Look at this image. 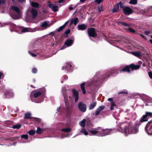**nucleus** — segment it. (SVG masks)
<instances>
[{
  "mask_svg": "<svg viewBox=\"0 0 152 152\" xmlns=\"http://www.w3.org/2000/svg\"><path fill=\"white\" fill-rule=\"evenodd\" d=\"M31 13L32 18L34 19L37 16L38 12L35 9L32 8L31 10Z\"/></svg>",
  "mask_w": 152,
  "mask_h": 152,
  "instance_id": "nucleus-13",
  "label": "nucleus"
},
{
  "mask_svg": "<svg viewBox=\"0 0 152 152\" xmlns=\"http://www.w3.org/2000/svg\"><path fill=\"white\" fill-rule=\"evenodd\" d=\"M100 112V111L97 109L95 112V115L96 116L98 115Z\"/></svg>",
  "mask_w": 152,
  "mask_h": 152,
  "instance_id": "nucleus-50",
  "label": "nucleus"
},
{
  "mask_svg": "<svg viewBox=\"0 0 152 152\" xmlns=\"http://www.w3.org/2000/svg\"><path fill=\"white\" fill-rule=\"evenodd\" d=\"M94 129L96 130L97 134H99V136H102V133L103 130V129L101 127H98L97 128H96Z\"/></svg>",
  "mask_w": 152,
  "mask_h": 152,
  "instance_id": "nucleus-19",
  "label": "nucleus"
},
{
  "mask_svg": "<svg viewBox=\"0 0 152 152\" xmlns=\"http://www.w3.org/2000/svg\"><path fill=\"white\" fill-rule=\"evenodd\" d=\"M68 23V21L66 22L63 26L60 27L58 28L56 31L58 32H60L62 31Z\"/></svg>",
  "mask_w": 152,
  "mask_h": 152,
  "instance_id": "nucleus-23",
  "label": "nucleus"
},
{
  "mask_svg": "<svg viewBox=\"0 0 152 152\" xmlns=\"http://www.w3.org/2000/svg\"><path fill=\"white\" fill-rule=\"evenodd\" d=\"M119 7L118 4H116L113 7L112 11L113 13H114L119 11Z\"/></svg>",
  "mask_w": 152,
  "mask_h": 152,
  "instance_id": "nucleus-17",
  "label": "nucleus"
},
{
  "mask_svg": "<svg viewBox=\"0 0 152 152\" xmlns=\"http://www.w3.org/2000/svg\"><path fill=\"white\" fill-rule=\"evenodd\" d=\"M43 131L44 130L43 129H41L39 127H37L36 132L37 134H40L43 132Z\"/></svg>",
  "mask_w": 152,
  "mask_h": 152,
  "instance_id": "nucleus-25",
  "label": "nucleus"
},
{
  "mask_svg": "<svg viewBox=\"0 0 152 152\" xmlns=\"http://www.w3.org/2000/svg\"><path fill=\"white\" fill-rule=\"evenodd\" d=\"M21 126L20 124H17L12 126V128L14 129H19Z\"/></svg>",
  "mask_w": 152,
  "mask_h": 152,
  "instance_id": "nucleus-34",
  "label": "nucleus"
},
{
  "mask_svg": "<svg viewBox=\"0 0 152 152\" xmlns=\"http://www.w3.org/2000/svg\"><path fill=\"white\" fill-rule=\"evenodd\" d=\"M150 32L149 31H145V34L146 35H148V34L150 33Z\"/></svg>",
  "mask_w": 152,
  "mask_h": 152,
  "instance_id": "nucleus-58",
  "label": "nucleus"
},
{
  "mask_svg": "<svg viewBox=\"0 0 152 152\" xmlns=\"http://www.w3.org/2000/svg\"><path fill=\"white\" fill-rule=\"evenodd\" d=\"M116 105L114 103V102H111V106L114 107V106H115Z\"/></svg>",
  "mask_w": 152,
  "mask_h": 152,
  "instance_id": "nucleus-59",
  "label": "nucleus"
},
{
  "mask_svg": "<svg viewBox=\"0 0 152 152\" xmlns=\"http://www.w3.org/2000/svg\"><path fill=\"white\" fill-rule=\"evenodd\" d=\"M137 0H130L129 3L135 5L137 3Z\"/></svg>",
  "mask_w": 152,
  "mask_h": 152,
  "instance_id": "nucleus-37",
  "label": "nucleus"
},
{
  "mask_svg": "<svg viewBox=\"0 0 152 152\" xmlns=\"http://www.w3.org/2000/svg\"><path fill=\"white\" fill-rule=\"evenodd\" d=\"M64 99L66 100V99H67V96L66 95H64Z\"/></svg>",
  "mask_w": 152,
  "mask_h": 152,
  "instance_id": "nucleus-64",
  "label": "nucleus"
},
{
  "mask_svg": "<svg viewBox=\"0 0 152 152\" xmlns=\"http://www.w3.org/2000/svg\"><path fill=\"white\" fill-rule=\"evenodd\" d=\"M21 137L22 138H24L26 140L28 138V135L27 134L22 135Z\"/></svg>",
  "mask_w": 152,
  "mask_h": 152,
  "instance_id": "nucleus-43",
  "label": "nucleus"
},
{
  "mask_svg": "<svg viewBox=\"0 0 152 152\" xmlns=\"http://www.w3.org/2000/svg\"><path fill=\"white\" fill-rule=\"evenodd\" d=\"M50 34L52 35L53 36L55 35V33L54 32H52L50 33Z\"/></svg>",
  "mask_w": 152,
  "mask_h": 152,
  "instance_id": "nucleus-62",
  "label": "nucleus"
},
{
  "mask_svg": "<svg viewBox=\"0 0 152 152\" xmlns=\"http://www.w3.org/2000/svg\"><path fill=\"white\" fill-rule=\"evenodd\" d=\"M148 75L149 77L152 79V72H148Z\"/></svg>",
  "mask_w": 152,
  "mask_h": 152,
  "instance_id": "nucleus-55",
  "label": "nucleus"
},
{
  "mask_svg": "<svg viewBox=\"0 0 152 152\" xmlns=\"http://www.w3.org/2000/svg\"><path fill=\"white\" fill-rule=\"evenodd\" d=\"M87 28V26L85 24L78 25L77 26V28L78 30H84Z\"/></svg>",
  "mask_w": 152,
  "mask_h": 152,
  "instance_id": "nucleus-15",
  "label": "nucleus"
},
{
  "mask_svg": "<svg viewBox=\"0 0 152 152\" xmlns=\"http://www.w3.org/2000/svg\"><path fill=\"white\" fill-rule=\"evenodd\" d=\"M28 53L31 55L33 57H35L37 56V55L34 54V53L29 51L28 52Z\"/></svg>",
  "mask_w": 152,
  "mask_h": 152,
  "instance_id": "nucleus-52",
  "label": "nucleus"
},
{
  "mask_svg": "<svg viewBox=\"0 0 152 152\" xmlns=\"http://www.w3.org/2000/svg\"><path fill=\"white\" fill-rule=\"evenodd\" d=\"M85 84V82H83L80 85L82 91L83 93L84 94H85L86 93V91L84 87Z\"/></svg>",
  "mask_w": 152,
  "mask_h": 152,
  "instance_id": "nucleus-24",
  "label": "nucleus"
},
{
  "mask_svg": "<svg viewBox=\"0 0 152 152\" xmlns=\"http://www.w3.org/2000/svg\"><path fill=\"white\" fill-rule=\"evenodd\" d=\"M108 100L112 102H113V99L112 98H109L108 99Z\"/></svg>",
  "mask_w": 152,
  "mask_h": 152,
  "instance_id": "nucleus-61",
  "label": "nucleus"
},
{
  "mask_svg": "<svg viewBox=\"0 0 152 152\" xmlns=\"http://www.w3.org/2000/svg\"><path fill=\"white\" fill-rule=\"evenodd\" d=\"M131 53L133 55L137 57H139L141 56V52L140 51L131 52Z\"/></svg>",
  "mask_w": 152,
  "mask_h": 152,
  "instance_id": "nucleus-22",
  "label": "nucleus"
},
{
  "mask_svg": "<svg viewBox=\"0 0 152 152\" xmlns=\"http://www.w3.org/2000/svg\"><path fill=\"white\" fill-rule=\"evenodd\" d=\"M66 68L69 72L72 71V65L70 64H67L66 66Z\"/></svg>",
  "mask_w": 152,
  "mask_h": 152,
  "instance_id": "nucleus-29",
  "label": "nucleus"
},
{
  "mask_svg": "<svg viewBox=\"0 0 152 152\" xmlns=\"http://www.w3.org/2000/svg\"><path fill=\"white\" fill-rule=\"evenodd\" d=\"M73 41L71 39H67L64 43V45L61 48V50H63L65 49L66 47L65 45H66L68 47L72 45L73 43Z\"/></svg>",
  "mask_w": 152,
  "mask_h": 152,
  "instance_id": "nucleus-6",
  "label": "nucleus"
},
{
  "mask_svg": "<svg viewBox=\"0 0 152 152\" xmlns=\"http://www.w3.org/2000/svg\"><path fill=\"white\" fill-rule=\"evenodd\" d=\"M73 6V5L72 4H71L70 5H69V10H73V8L71 6Z\"/></svg>",
  "mask_w": 152,
  "mask_h": 152,
  "instance_id": "nucleus-56",
  "label": "nucleus"
},
{
  "mask_svg": "<svg viewBox=\"0 0 152 152\" xmlns=\"http://www.w3.org/2000/svg\"><path fill=\"white\" fill-rule=\"evenodd\" d=\"M96 102H91L89 106V110H91L94 109L96 106Z\"/></svg>",
  "mask_w": 152,
  "mask_h": 152,
  "instance_id": "nucleus-20",
  "label": "nucleus"
},
{
  "mask_svg": "<svg viewBox=\"0 0 152 152\" xmlns=\"http://www.w3.org/2000/svg\"><path fill=\"white\" fill-rule=\"evenodd\" d=\"M126 30L127 31L130 33H135L136 32V31L134 29L131 28H127Z\"/></svg>",
  "mask_w": 152,
  "mask_h": 152,
  "instance_id": "nucleus-31",
  "label": "nucleus"
},
{
  "mask_svg": "<svg viewBox=\"0 0 152 152\" xmlns=\"http://www.w3.org/2000/svg\"><path fill=\"white\" fill-rule=\"evenodd\" d=\"M118 25H119V24H121L122 25H123L126 27H129L130 26V24H127L125 22H121L120 21L118 22Z\"/></svg>",
  "mask_w": 152,
  "mask_h": 152,
  "instance_id": "nucleus-28",
  "label": "nucleus"
},
{
  "mask_svg": "<svg viewBox=\"0 0 152 152\" xmlns=\"http://www.w3.org/2000/svg\"><path fill=\"white\" fill-rule=\"evenodd\" d=\"M127 93H128V92L126 91H121L119 92L118 94H127Z\"/></svg>",
  "mask_w": 152,
  "mask_h": 152,
  "instance_id": "nucleus-54",
  "label": "nucleus"
},
{
  "mask_svg": "<svg viewBox=\"0 0 152 152\" xmlns=\"http://www.w3.org/2000/svg\"><path fill=\"white\" fill-rule=\"evenodd\" d=\"M48 6L52 10L53 9L54 5L52 4L49 3L48 4Z\"/></svg>",
  "mask_w": 152,
  "mask_h": 152,
  "instance_id": "nucleus-45",
  "label": "nucleus"
},
{
  "mask_svg": "<svg viewBox=\"0 0 152 152\" xmlns=\"http://www.w3.org/2000/svg\"><path fill=\"white\" fill-rule=\"evenodd\" d=\"M98 11L101 12L103 11V8L102 7H100L97 8Z\"/></svg>",
  "mask_w": 152,
  "mask_h": 152,
  "instance_id": "nucleus-51",
  "label": "nucleus"
},
{
  "mask_svg": "<svg viewBox=\"0 0 152 152\" xmlns=\"http://www.w3.org/2000/svg\"><path fill=\"white\" fill-rule=\"evenodd\" d=\"M145 115L147 117H150L152 116V113L150 112H146Z\"/></svg>",
  "mask_w": 152,
  "mask_h": 152,
  "instance_id": "nucleus-42",
  "label": "nucleus"
},
{
  "mask_svg": "<svg viewBox=\"0 0 152 152\" xmlns=\"http://www.w3.org/2000/svg\"><path fill=\"white\" fill-rule=\"evenodd\" d=\"M41 94V93L40 92H37L34 93L33 96L35 98H37L40 96Z\"/></svg>",
  "mask_w": 152,
  "mask_h": 152,
  "instance_id": "nucleus-35",
  "label": "nucleus"
},
{
  "mask_svg": "<svg viewBox=\"0 0 152 152\" xmlns=\"http://www.w3.org/2000/svg\"><path fill=\"white\" fill-rule=\"evenodd\" d=\"M89 132L93 135L97 134V131L95 129V130H90L89 131Z\"/></svg>",
  "mask_w": 152,
  "mask_h": 152,
  "instance_id": "nucleus-44",
  "label": "nucleus"
},
{
  "mask_svg": "<svg viewBox=\"0 0 152 152\" xmlns=\"http://www.w3.org/2000/svg\"><path fill=\"white\" fill-rule=\"evenodd\" d=\"M58 10V6H55L54 5L53 9L52 10V11L54 12H57Z\"/></svg>",
  "mask_w": 152,
  "mask_h": 152,
  "instance_id": "nucleus-39",
  "label": "nucleus"
},
{
  "mask_svg": "<svg viewBox=\"0 0 152 152\" xmlns=\"http://www.w3.org/2000/svg\"><path fill=\"white\" fill-rule=\"evenodd\" d=\"M87 32L88 35L90 37L94 38L97 36L95 28H88Z\"/></svg>",
  "mask_w": 152,
  "mask_h": 152,
  "instance_id": "nucleus-3",
  "label": "nucleus"
},
{
  "mask_svg": "<svg viewBox=\"0 0 152 152\" xmlns=\"http://www.w3.org/2000/svg\"><path fill=\"white\" fill-rule=\"evenodd\" d=\"M104 0H95L94 1L96 2L98 4H99L101 2H102Z\"/></svg>",
  "mask_w": 152,
  "mask_h": 152,
  "instance_id": "nucleus-53",
  "label": "nucleus"
},
{
  "mask_svg": "<svg viewBox=\"0 0 152 152\" xmlns=\"http://www.w3.org/2000/svg\"><path fill=\"white\" fill-rule=\"evenodd\" d=\"M72 94L75 98V102H77L79 98V93L75 89H73L72 90Z\"/></svg>",
  "mask_w": 152,
  "mask_h": 152,
  "instance_id": "nucleus-8",
  "label": "nucleus"
},
{
  "mask_svg": "<svg viewBox=\"0 0 152 152\" xmlns=\"http://www.w3.org/2000/svg\"><path fill=\"white\" fill-rule=\"evenodd\" d=\"M116 71L114 70H112L110 71L109 72L106 73L105 76L104 78V79H105L106 78L109 77L112 74H114L115 73Z\"/></svg>",
  "mask_w": 152,
  "mask_h": 152,
  "instance_id": "nucleus-11",
  "label": "nucleus"
},
{
  "mask_svg": "<svg viewBox=\"0 0 152 152\" xmlns=\"http://www.w3.org/2000/svg\"><path fill=\"white\" fill-rule=\"evenodd\" d=\"M37 68H33L32 69V72L34 74H35L37 73Z\"/></svg>",
  "mask_w": 152,
  "mask_h": 152,
  "instance_id": "nucleus-47",
  "label": "nucleus"
},
{
  "mask_svg": "<svg viewBox=\"0 0 152 152\" xmlns=\"http://www.w3.org/2000/svg\"><path fill=\"white\" fill-rule=\"evenodd\" d=\"M33 120H35L36 121L38 124H41L42 125L43 124L41 120V119L37 118H33Z\"/></svg>",
  "mask_w": 152,
  "mask_h": 152,
  "instance_id": "nucleus-30",
  "label": "nucleus"
},
{
  "mask_svg": "<svg viewBox=\"0 0 152 152\" xmlns=\"http://www.w3.org/2000/svg\"><path fill=\"white\" fill-rule=\"evenodd\" d=\"M71 130V129L69 128H63L61 130L62 132H70Z\"/></svg>",
  "mask_w": 152,
  "mask_h": 152,
  "instance_id": "nucleus-32",
  "label": "nucleus"
},
{
  "mask_svg": "<svg viewBox=\"0 0 152 152\" xmlns=\"http://www.w3.org/2000/svg\"><path fill=\"white\" fill-rule=\"evenodd\" d=\"M79 109L81 111L85 112L86 111L87 107L86 105L82 102L78 103V105Z\"/></svg>",
  "mask_w": 152,
  "mask_h": 152,
  "instance_id": "nucleus-4",
  "label": "nucleus"
},
{
  "mask_svg": "<svg viewBox=\"0 0 152 152\" xmlns=\"http://www.w3.org/2000/svg\"><path fill=\"white\" fill-rule=\"evenodd\" d=\"M118 4L119 5V7L120 6L121 8H123L124 9V8H125V7L124 6L123 4L121 1H120Z\"/></svg>",
  "mask_w": 152,
  "mask_h": 152,
  "instance_id": "nucleus-38",
  "label": "nucleus"
},
{
  "mask_svg": "<svg viewBox=\"0 0 152 152\" xmlns=\"http://www.w3.org/2000/svg\"><path fill=\"white\" fill-rule=\"evenodd\" d=\"M148 120V118L146 115L145 114L143 115L139 121V123H141L147 121Z\"/></svg>",
  "mask_w": 152,
  "mask_h": 152,
  "instance_id": "nucleus-18",
  "label": "nucleus"
},
{
  "mask_svg": "<svg viewBox=\"0 0 152 152\" xmlns=\"http://www.w3.org/2000/svg\"><path fill=\"white\" fill-rule=\"evenodd\" d=\"M147 133L149 135H152V121L148 122L145 127Z\"/></svg>",
  "mask_w": 152,
  "mask_h": 152,
  "instance_id": "nucleus-2",
  "label": "nucleus"
},
{
  "mask_svg": "<svg viewBox=\"0 0 152 152\" xmlns=\"http://www.w3.org/2000/svg\"><path fill=\"white\" fill-rule=\"evenodd\" d=\"M112 130L109 129H103V132L102 133V136H105L110 134L111 133Z\"/></svg>",
  "mask_w": 152,
  "mask_h": 152,
  "instance_id": "nucleus-10",
  "label": "nucleus"
},
{
  "mask_svg": "<svg viewBox=\"0 0 152 152\" xmlns=\"http://www.w3.org/2000/svg\"><path fill=\"white\" fill-rule=\"evenodd\" d=\"M31 6L33 7L37 8L38 7L39 4L37 2H32L31 3Z\"/></svg>",
  "mask_w": 152,
  "mask_h": 152,
  "instance_id": "nucleus-36",
  "label": "nucleus"
},
{
  "mask_svg": "<svg viewBox=\"0 0 152 152\" xmlns=\"http://www.w3.org/2000/svg\"><path fill=\"white\" fill-rule=\"evenodd\" d=\"M31 114L30 112H27L24 114V118L27 119H33L34 118L31 117Z\"/></svg>",
  "mask_w": 152,
  "mask_h": 152,
  "instance_id": "nucleus-14",
  "label": "nucleus"
},
{
  "mask_svg": "<svg viewBox=\"0 0 152 152\" xmlns=\"http://www.w3.org/2000/svg\"><path fill=\"white\" fill-rule=\"evenodd\" d=\"M86 122V120L85 119H83L80 123V126L82 127H84L85 126Z\"/></svg>",
  "mask_w": 152,
  "mask_h": 152,
  "instance_id": "nucleus-33",
  "label": "nucleus"
},
{
  "mask_svg": "<svg viewBox=\"0 0 152 152\" xmlns=\"http://www.w3.org/2000/svg\"><path fill=\"white\" fill-rule=\"evenodd\" d=\"M19 137H10L9 138H8L7 139V140L9 141H15L16 140L18 139L19 138Z\"/></svg>",
  "mask_w": 152,
  "mask_h": 152,
  "instance_id": "nucleus-26",
  "label": "nucleus"
},
{
  "mask_svg": "<svg viewBox=\"0 0 152 152\" xmlns=\"http://www.w3.org/2000/svg\"><path fill=\"white\" fill-rule=\"evenodd\" d=\"M80 132L86 135H87L88 134V132L85 129H82L80 131Z\"/></svg>",
  "mask_w": 152,
  "mask_h": 152,
  "instance_id": "nucleus-41",
  "label": "nucleus"
},
{
  "mask_svg": "<svg viewBox=\"0 0 152 152\" xmlns=\"http://www.w3.org/2000/svg\"><path fill=\"white\" fill-rule=\"evenodd\" d=\"M35 132L34 130L31 129L28 132V133L30 135H33L35 134Z\"/></svg>",
  "mask_w": 152,
  "mask_h": 152,
  "instance_id": "nucleus-40",
  "label": "nucleus"
},
{
  "mask_svg": "<svg viewBox=\"0 0 152 152\" xmlns=\"http://www.w3.org/2000/svg\"><path fill=\"white\" fill-rule=\"evenodd\" d=\"M71 21L72 22L73 24L76 26L79 22V19L77 18L76 17L74 19H72Z\"/></svg>",
  "mask_w": 152,
  "mask_h": 152,
  "instance_id": "nucleus-27",
  "label": "nucleus"
},
{
  "mask_svg": "<svg viewBox=\"0 0 152 152\" xmlns=\"http://www.w3.org/2000/svg\"><path fill=\"white\" fill-rule=\"evenodd\" d=\"M70 32V30L68 28L66 30V31L64 32V34H68Z\"/></svg>",
  "mask_w": 152,
  "mask_h": 152,
  "instance_id": "nucleus-49",
  "label": "nucleus"
},
{
  "mask_svg": "<svg viewBox=\"0 0 152 152\" xmlns=\"http://www.w3.org/2000/svg\"><path fill=\"white\" fill-rule=\"evenodd\" d=\"M13 92L12 91H6L4 93V95L6 98H10L13 96Z\"/></svg>",
  "mask_w": 152,
  "mask_h": 152,
  "instance_id": "nucleus-12",
  "label": "nucleus"
},
{
  "mask_svg": "<svg viewBox=\"0 0 152 152\" xmlns=\"http://www.w3.org/2000/svg\"><path fill=\"white\" fill-rule=\"evenodd\" d=\"M140 124L138 121L134 124L131 122H124L119 125L117 130L121 133H124L126 135L128 134H136L138 132V127Z\"/></svg>",
  "mask_w": 152,
  "mask_h": 152,
  "instance_id": "nucleus-1",
  "label": "nucleus"
},
{
  "mask_svg": "<svg viewBox=\"0 0 152 152\" xmlns=\"http://www.w3.org/2000/svg\"><path fill=\"white\" fill-rule=\"evenodd\" d=\"M5 0H0V4H4L5 3Z\"/></svg>",
  "mask_w": 152,
  "mask_h": 152,
  "instance_id": "nucleus-57",
  "label": "nucleus"
},
{
  "mask_svg": "<svg viewBox=\"0 0 152 152\" xmlns=\"http://www.w3.org/2000/svg\"><path fill=\"white\" fill-rule=\"evenodd\" d=\"M105 108L104 106H102L99 107L97 109L98 110H99L100 112L102 110H103Z\"/></svg>",
  "mask_w": 152,
  "mask_h": 152,
  "instance_id": "nucleus-48",
  "label": "nucleus"
},
{
  "mask_svg": "<svg viewBox=\"0 0 152 152\" xmlns=\"http://www.w3.org/2000/svg\"><path fill=\"white\" fill-rule=\"evenodd\" d=\"M88 125L89 126H91V127L93 126V124L91 123V122H89V123L88 124Z\"/></svg>",
  "mask_w": 152,
  "mask_h": 152,
  "instance_id": "nucleus-63",
  "label": "nucleus"
},
{
  "mask_svg": "<svg viewBox=\"0 0 152 152\" xmlns=\"http://www.w3.org/2000/svg\"><path fill=\"white\" fill-rule=\"evenodd\" d=\"M129 66L131 70L133 71L134 70H137L139 69L140 66L139 65H135L134 64H129Z\"/></svg>",
  "mask_w": 152,
  "mask_h": 152,
  "instance_id": "nucleus-9",
  "label": "nucleus"
},
{
  "mask_svg": "<svg viewBox=\"0 0 152 152\" xmlns=\"http://www.w3.org/2000/svg\"><path fill=\"white\" fill-rule=\"evenodd\" d=\"M120 73L122 72H127L128 73L131 72V70L129 66V64L126 66L123 69L119 70Z\"/></svg>",
  "mask_w": 152,
  "mask_h": 152,
  "instance_id": "nucleus-7",
  "label": "nucleus"
},
{
  "mask_svg": "<svg viewBox=\"0 0 152 152\" xmlns=\"http://www.w3.org/2000/svg\"><path fill=\"white\" fill-rule=\"evenodd\" d=\"M11 9L16 12L18 13H19L20 12V9L17 7L15 6H12L11 7Z\"/></svg>",
  "mask_w": 152,
  "mask_h": 152,
  "instance_id": "nucleus-21",
  "label": "nucleus"
},
{
  "mask_svg": "<svg viewBox=\"0 0 152 152\" xmlns=\"http://www.w3.org/2000/svg\"><path fill=\"white\" fill-rule=\"evenodd\" d=\"M49 22H48L47 21H44L41 25L40 26L45 29L47 28L48 27L50 26L49 24Z\"/></svg>",
  "mask_w": 152,
  "mask_h": 152,
  "instance_id": "nucleus-16",
  "label": "nucleus"
},
{
  "mask_svg": "<svg viewBox=\"0 0 152 152\" xmlns=\"http://www.w3.org/2000/svg\"><path fill=\"white\" fill-rule=\"evenodd\" d=\"M28 31V30L27 28H24L21 30V32L23 33Z\"/></svg>",
  "mask_w": 152,
  "mask_h": 152,
  "instance_id": "nucleus-46",
  "label": "nucleus"
},
{
  "mask_svg": "<svg viewBox=\"0 0 152 152\" xmlns=\"http://www.w3.org/2000/svg\"><path fill=\"white\" fill-rule=\"evenodd\" d=\"M140 36L142 37V38L145 39L146 38V37L144 36L142 34H140Z\"/></svg>",
  "mask_w": 152,
  "mask_h": 152,
  "instance_id": "nucleus-60",
  "label": "nucleus"
},
{
  "mask_svg": "<svg viewBox=\"0 0 152 152\" xmlns=\"http://www.w3.org/2000/svg\"><path fill=\"white\" fill-rule=\"evenodd\" d=\"M123 10L124 14L127 15H129L133 12V10L128 6L125 7Z\"/></svg>",
  "mask_w": 152,
  "mask_h": 152,
  "instance_id": "nucleus-5",
  "label": "nucleus"
}]
</instances>
